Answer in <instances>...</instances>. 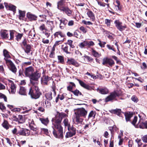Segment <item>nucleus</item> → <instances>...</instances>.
I'll return each mask as SVG.
<instances>
[{"instance_id":"nucleus-52","label":"nucleus","mask_w":147,"mask_h":147,"mask_svg":"<svg viewBox=\"0 0 147 147\" xmlns=\"http://www.w3.org/2000/svg\"><path fill=\"white\" fill-rule=\"evenodd\" d=\"M125 119L127 121H129L131 117V115L128 113L125 114Z\"/></svg>"},{"instance_id":"nucleus-48","label":"nucleus","mask_w":147,"mask_h":147,"mask_svg":"<svg viewBox=\"0 0 147 147\" xmlns=\"http://www.w3.org/2000/svg\"><path fill=\"white\" fill-rule=\"evenodd\" d=\"M86 41H84L83 42L81 43L79 45V47L81 48H84L85 46H87Z\"/></svg>"},{"instance_id":"nucleus-41","label":"nucleus","mask_w":147,"mask_h":147,"mask_svg":"<svg viewBox=\"0 0 147 147\" xmlns=\"http://www.w3.org/2000/svg\"><path fill=\"white\" fill-rule=\"evenodd\" d=\"M60 23V27L61 28H62L61 26V24L62 23H63L64 25H66L68 23V21L66 19L63 18V19L62 20H59Z\"/></svg>"},{"instance_id":"nucleus-29","label":"nucleus","mask_w":147,"mask_h":147,"mask_svg":"<svg viewBox=\"0 0 147 147\" xmlns=\"http://www.w3.org/2000/svg\"><path fill=\"white\" fill-rule=\"evenodd\" d=\"M18 122L20 123H22L25 122L24 116L19 115L18 117Z\"/></svg>"},{"instance_id":"nucleus-64","label":"nucleus","mask_w":147,"mask_h":147,"mask_svg":"<svg viewBox=\"0 0 147 147\" xmlns=\"http://www.w3.org/2000/svg\"><path fill=\"white\" fill-rule=\"evenodd\" d=\"M143 141L146 143H147V135H145L142 138Z\"/></svg>"},{"instance_id":"nucleus-54","label":"nucleus","mask_w":147,"mask_h":147,"mask_svg":"<svg viewBox=\"0 0 147 147\" xmlns=\"http://www.w3.org/2000/svg\"><path fill=\"white\" fill-rule=\"evenodd\" d=\"M63 40H62V39H61L59 40L56 41L54 45V46H56L58 45L59 44H61L62 42L63 41Z\"/></svg>"},{"instance_id":"nucleus-25","label":"nucleus","mask_w":147,"mask_h":147,"mask_svg":"<svg viewBox=\"0 0 147 147\" xmlns=\"http://www.w3.org/2000/svg\"><path fill=\"white\" fill-rule=\"evenodd\" d=\"M61 11L67 14L68 16H70L71 14V11L67 7H64L62 8Z\"/></svg>"},{"instance_id":"nucleus-12","label":"nucleus","mask_w":147,"mask_h":147,"mask_svg":"<svg viewBox=\"0 0 147 147\" xmlns=\"http://www.w3.org/2000/svg\"><path fill=\"white\" fill-rule=\"evenodd\" d=\"M0 36L3 39H8L9 32L5 30H1L0 32Z\"/></svg>"},{"instance_id":"nucleus-16","label":"nucleus","mask_w":147,"mask_h":147,"mask_svg":"<svg viewBox=\"0 0 147 147\" xmlns=\"http://www.w3.org/2000/svg\"><path fill=\"white\" fill-rule=\"evenodd\" d=\"M77 80L79 82L80 85L82 87L88 90H92V88L90 86L78 79H77Z\"/></svg>"},{"instance_id":"nucleus-2","label":"nucleus","mask_w":147,"mask_h":147,"mask_svg":"<svg viewBox=\"0 0 147 147\" xmlns=\"http://www.w3.org/2000/svg\"><path fill=\"white\" fill-rule=\"evenodd\" d=\"M87 111L83 108H81L78 109L75 112V123L76 124H81L83 120L82 117L85 118L87 115Z\"/></svg>"},{"instance_id":"nucleus-47","label":"nucleus","mask_w":147,"mask_h":147,"mask_svg":"<svg viewBox=\"0 0 147 147\" xmlns=\"http://www.w3.org/2000/svg\"><path fill=\"white\" fill-rule=\"evenodd\" d=\"M50 78L47 76H44L43 78V81L44 83L47 84V82L50 80Z\"/></svg>"},{"instance_id":"nucleus-36","label":"nucleus","mask_w":147,"mask_h":147,"mask_svg":"<svg viewBox=\"0 0 147 147\" xmlns=\"http://www.w3.org/2000/svg\"><path fill=\"white\" fill-rule=\"evenodd\" d=\"M11 89V94H14L16 91V87L14 84L10 85Z\"/></svg>"},{"instance_id":"nucleus-53","label":"nucleus","mask_w":147,"mask_h":147,"mask_svg":"<svg viewBox=\"0 0 147 147\" xmlns=\"http://www.w3.org/2000/svg\"><path fill=\"white\" fill-rule=\"evenodd\" d=\"M87 46L88 47H90L91 46H93L94 45V43L92 41H87Z\"/></svg>"},{"instance_id":"nucleus-56","label":"nucleus","mask_w":147,"mask_h":147,"mask_svg":"<svg viewBox=\"0 0 147 147\" xmlns=\"http://www.w3.org/2000/svg\"><path fill=\"white\" fill-rule=\"evenodd\" d=\"M0 109L3 111L5 110L6 107L4 105V104L1 102L0 103Z\"/></svg>"},{"instance_id":"nucleus-6","label":"nucleus","mask_w":147,"mask_h":147,"mask_svg":"<svg viewBox=\"0 0 147 147\" xmlns=\"http://www.w3.org/2000/svg\"><path fill=\"white\" fill-rule=\"evenodd\" d=\"M68 116V115L64 113H59L58 115H56L55 117L53 118L52 122L55 121H59L60 122V124H61V121L63 118L67 117Z\"/></svg>"},{"instance_id":"nucleus-33","label":"nucleus","mask_w":147,"mask_h":147,"mask_svg":"<svg viewBox=\"0 0 147 147\" xmlns=\"http://www.w3.org/2000/svg\"><path fill=\"white\" fill-rule=\"evenodd\" d=\"M65 127H67L68 128L71 126L70 125V123L67 118H65L64 119L63 122Z\"/></svg>"},{"instance_id":"nucleus-63","label":"nucleus","mask_w":147,"mask_h":147,"mask_svg":"<svg viewBox=\"0 0 147 147\" xmlns=\"http://www.w3.org/2000/svg\"><path fill=\"white\" fill-rule=\"evenodd\" d=\"M137 116H135L132 122V124L134 125L137 122Z\"/></svg>"},{"instance_id":"nucleus-11","label":"nucleus","mask_w":147,"mask_h":147,"mask_svg":"<svg viewBox=\"0 0 147 147\" xmlns=\"http://www.w3.org/2000/svg\"><path fill=\"white\" fill-rule=\"evenodd\" d=\"M34 72V69L32 66H30L26 68L25 74V75L29 78L32 75Z\"/></svg>"},{"instance_id":"nucleus-59","label":"nucleus","mask_w":147,"mask_h":147,"mask_svg":"<svg viewBox=\"0 0 147 147\" xmlns=\"http://www.w3.org/2000/svg\"><path fill=\"white\" fill-rule=\"evenodd\" d=\"M111 20L108 19H106L105 20V24H107V26H110L111 24Z\"/></svg>"},{"instance_id":"nucleus-58","label":"nucleus","mask_w":147,"mask_h":147,"mask_svg":"<svg viewBox=\"0 0 147 147\" xmlns=\"http://www.w3.org/2000/svg\"><path fill=\"white\" fill-rule=\"evenodd\" d=\"M80 30L83 33H85L87 32V29L86 28H85L83 26H81L80 28Z\"/></svg>"},{"instance_id":"nucleus-23","label":"nucleus","mask_w":147,"mask_h":147,"mask_svg":"<svg viewBox=\"0 0 147 147\" xmlns=\"http://www.w3.org/2000/svg\"><path fill=\"white\" fill-rule=\"evenodd\" d=\"M42 102V104L41 105L44 107L49 108L51 106V103L48 100H43Z\"/></svg>"},{"instance_id":"nucleus-39","label":"nucleus","mask_w":147,"mask_h":147,"mask_svg":"<svg viewBox=\"0 0 147 147\" xmlns=\"http://www.w3.org/2000/svg\"><path fill=\"white\" fill-rule=\"evenodd\" d=\"M70 85L67 87V89L68 90L71 92L73 88L76 86L74 83L72 82H70Z\"/></svg>"},{"instance_id":"nucleus-44","label":"nucleus","mask_w":147,"mask_h":147,"mask_svg":"<svg viewBox=\"0 0 147 147\" xmlns=\"http://www.w3.org/2000/svg\"><path fill=\"white\" fill-rule=\"evenodd\" d=\"M58 59L59 61V62L62 64H63L64 63V57L63 56H58Z\"/></svg>"},{"instance_id":"nucleus-55","label":"nucleus","mask_w":147,"mask_h":147,"mask_svg":"<svg viewBox=\"0 0 147 147\" xmlns=\"http://www.w3.org/2000/svg\"><path fill=\"white\" fill-rule=\"evenodd\" d=\"M131 100L135 102H137L138 101V99L135 96H133L131 98Z\"/></svg>"},{"instance_id":"nucleus-14","label":"nucleus","mask_w":147,"mask_h":147,"mask_svg":"<svg viewBox=\"0 0 147 147\" xmlns=\"http://www.w3.org/2000/svg\"><path fill=\"white\" fill-rule=\"evenodd\" d=\"M67 63L69 65H72L76 67H78L80 65L79 64L75 59L72 58L68 59Z\"/></svg>"},{"instance_id":"nucleus-60","label":"nucleus","mask_w":147,"mask_h":147,"mask_svg":"<svg viewBox=\"0 0 147 147\" xmlns=\"http://www.w3.org/2000/svg\"><path fill=\"white\" fill-rule=\"evenodd\" d=\"M28 44H27V41L26 39H24L22 42V46H24V47Z\"/></svg>"},{"instance_id":"nucleus-8","label":"nucleus","mask_w":147,"mask_h":147,"mask_svg":"<svg viewBox=\"0 0 147 147\" xmlns=\"http://www.w3.org/2000/svg\"><path fill=\"white\" fill-rule=\"evenodd\" d=\"M67 129L68 131L66 133L65 136L66 138L71 137L76 134V129L73 126L69 127Z\"/></svg>"},{"instance_id":"nucleus-1","label":"nucleus","mask_w":147,"mask_h":147,"mask_svg":"<svg viewBox=\"0 0 147 147\" xmlns=\"http://www.w3.org/2000/svg\"><path fill=\"white\" fill-rule=\"evenodd\" d=\"M60 122L56 121L52 122V127L53 129V134L54 136L56 138L62 139L63 138V129Z\"/></svg>"},{"instance_id":"nucleus-4","label":"nucleus","mask_w":147,"mask_h":147,"mask_svg":"<svg viewBox=\"0 0 147 147\" xmlns=\"http://www.w3.org/2000/svg\"><path fill=\"white\" fill-rule=\"evenodd\" d=\"M41 76V74L38 71L34 72L30 77V83L32 85H38V80Z\"/></svg>"},{"instance_id":"nucleus-21","label":"nucleus","mask_w":147,"mask_h":147,"mask_svg":"<svg viewBox=\"0 0 147 147\" xmlns=\"http://www.w3.org/2000/svg\"><path fill=\"white\" fill-rule=\"evenodd\" d=\"M80 59L82 62L85 63L87 62L92 60V59L88 56L85 55L84 57H82Z\"/></svg>"},{"instance_id":"nucleus-38","label":"nucleus","mask_w":147,"mask_h":147,"mask_svg":"<svg viewBox=\"0 0 147 147\" xmlns=\"http://www.w3.org/2000/svg\"><path fill=\"white\" fill-rule=\"evenodd\" d=\"M26 90L25 88L22 87H21L19 91V94L22 95H25L26 94Z\"/></svg>"},{"instance_id":"nucleus-19","label":"nucleus","mask_w":147,"mask_h":147,"mask_svg":"<svg viewBox=\"0 0 147 147\" xmlns=\"http://www.w3.org/2000/svg\"><path fill=\"white\" fill-rule=\"evenodd\" d=\"M88 10L87 12V14L88 16L90 18L91 20L94 21L95 20V15L94 13L90 10L87 9Z\"/></svg>"},{"instance_id":"nucleus-24","label":"nucleus","mask_w":147,"mask_h":147,"mask_svg":"<svg viewBox=\"0 0 147 147\" xmlns=\"http://www.w3.org/2000/svg\"><path fill=\"white\" fill-rule=\"evenodd\" d=\"M1 125L6 130H8L11 127V125L9 124L7 121L5 119L4 120Z\"/></svg>"},{"instance_id":"nucleus-46","label":"nucleus","mask_w":147,"mask_h":147,"mask_svg":"<svg viewBox=\"0 0 147 147\" xmlns=\"http://www.w3.org/2000/svg\"><path fill=\"white\" fill-rule=\"evenodd\" d=\"M71 92L76 96H78L82 95L81 93L79 90H77L71 91Z\"/></svg>"},{"instance_id":"nucleus-28","label":"nucleus","mask_w":147,"mask_h":147,"mask_svg":"<svg viewBox=\"0 0 147 147\" xmlns=\"http://www.w3.org/2000/svg\"><path fill=\"white\" fill-rule=\"evenodd\" d=\"M91 51L92 55L95 57H99L101 55L100 53H99L93 49H92Z\"/></svg>"},{"instance_id":"nucleus-32","label":"nucleus","mask_w":147,"mask_h":147,"mask_svg":"<svg viewBox=\"0 0 147 147\" xmlns=\"http://www.w3.org/2000/svg\"><path fill=\"white\" fill-rule=\"evenodd\" d=\"M98 90L100 93L103 94H107L109 92L108 90L106 88L100 89Z\"/></svg>"},{"instance_id":"nucleus-45","label":"nucleus","mask_w":147,"mask_h":147,"mask_svg":"<svg viewBox=\"0 0 147 147\" xmlns=\"http://www.w3.org/2000/svg\"><path fill=\"white\" fill-rule=\"evenodd\" d=\"M14 33L13 31H10L9 33V38H8V40H12L14 38Z\"/></svg>"},{"instance_id":"nucleus-42","label":"nucleus","mask_w":147,"mask_h":147,"mask_svg":"<svg viewBox=\"0 0 147 147\" xmlns=\"http://www.w3.org/2000/svg\"><path fill=\"white\" fill-rule=\"evenodd\" d=\"M39 28V30L41 31H42L44 30H47L45 24H41Z\"/></svg>"},{"instance_id":"nucleus-34","label":"nucleus","mask_w":147,"mask_h":147,"mask_svg":"<svg viewBox=\"0 0 147 147\" xmlns=\"http://www.w3.org/2000/svg\"><path fill=\"white\" fill-rule=\"evenodd\" d=\"M52 93L51 92H49L45 94L46 98L48 100H50L52 99Z\"/></svg>"},{"instance_id":"nucleus-61","label":"nucleus","mask_w":147,"mask_h":147,"mask_svg":"<svg viewBox=\"0 0 147 147\" xmlns=\"http://www.w3.org/2000/svg\"><path fill=\"white\" fill-rule=\"evenodd\" d=\"M136 141L139 147H142V143L141 142L140 140L137 139L136 140Z\"/></svg>"},{"instance_id":"nucleus-31","label":"nucleus","mask_w":147,"mask_h":147,"mask_svg":"<svg viewBox=\"0 0 147 147\" xmlns=\"http://www.w3.org/2000/svg\"><path fill=\"white\" fill-rule=\"evenodd\" d=\"M40 120L42 124L46 125L48 124L49 121L48 118H40Z\"/></svg>"},{"instance_id":"nucleus-15","label":"nucleus","mask_w":147,"mask_h":147,"mask_svg":"<svg viewBox=\"0 0 147 147\" xmlns=\"http://www.w3.org/2000/svg\"><path fill=\"white\" fill-rule=\"evenodd\" d=\"M3 55L4 56V59L6 61V63L10 61L11 60L10 59V56L9 53L6 49H4L3 51Z\"/></svg>"},{"instance_id":"nucleus-20","label":"nucleus","mask_w":147,"mask_h":147,"mask_svg":"<svg viewBox=\"0 0 147 147\" xmlns=\"http://www.w3.org/2000/svg\"><path fill=\"white\" fill-rule=\"evenodd\" d=\"M27 16L28 19L30 21H35L36 20L37 17L35 15L28 12L27 14Z\"/></svg>"},{"instance_id":"nucleus-51","label":"nucleus","mask_w":147,"mask_h":147,"mask_svg":"<svg viewBox=\"0 0 147 147\" xmlns=\"http://www.w3.org/2000/svg\"><path fill=\"white\" fill-rule=\"evenodd\" d=\"M95 115V112L94 111H91L89 114L88 118V119L92 117H94Z\"/></svg>"},{"instance_id":"nucleus-26","label":"nucleus","mask_w":147,"mask_h":147,"mask_svg":"<svg viewBox=\"0 0 147 147\" xmlns=\"http://www.w3.org/2000/svg\"><path fill=\"white\" fill-rule=\"evenodd\" d=\"M142 119H140L139 122V125L140 128H147V122H142Z\"/></svg>"},{"instance_id":"nucleus-13","label":"nucleus","mask_w":147,"mask_h":147,"mask_svg":"<svg viewBox=\"0 0 147 147\" xmlns=\"http://www.w3.org/2000/svg\"><path fill=\"white\" fill-rule=\"evenodd\" d=\"M30 131L26 128H22L17 133V134L23 136H28L29 135Z\"/></svg>"},{"instance_id":"nucleus-7","label":"nucleus","mask_w":147,"mask_h":147,"mask_svg":"<svg viewBox=\"0 0 147 147\" xmlns=\"http://www.w3.org/2000/svg\"><path fill=\"white\" fill-rule=\"evenodd\" d=\"M121 94L118 92L114 91L111 93L110 95L107 97L105 99V102H107L112 101L115 99L117 96H119Z\"/></svg>"},{"instance_id":"nucleus-35","label":"nucleus","mask_w":147,"mask_h":147,"mask_svg":"<svg viewBox=\"0 0 147 147\" xmlns=\"http://www.w3.org/2000/svg\"><path fill=\"white\" fill-rule=\"evenodd\" d=\"M73 36L75 37L79 38H82L81 36L80 33L78 31H76L74 32Z\"/></svg>"},{"instance_id":"nucleus-10","label":"nucleus","mask_w":147,"mask_h":147,"mask_svg":"<svg viewBox=\"0 0 147 147\" xmlns=\"http://www.w3.org/2000/svg\"><path fill=\"white\" fill-rule=\"evenodd\" d=\"M9 69L13 73L16 74L17 69L13 63L11 61L6 63Z\"/></svg>"},{"instance_id":"nucleus-9","label":"nucleus","mask_w":147,"mask_h":147,"mask_svg":"<svg viewBox=\"0 0 147 147\" xmlns=\"http://www.w3.org/2000/svg\"><path fill=\"white\" fill-rule=\"evenodd\" d=\"M102 63L103 65L107 66L108 65L112 67L115 64V62L111 59L105 57L103 59Z\"/></svg>"},{"instance_id":"nucleus-40","label":"nucleus","mask_w":147,"mask_h":147,"mask_svg":"<svg viewBox=\"0 0 147 147\" xmlns=\"http://www.w3.org/2000/svg\"><path fill=\"white\" fill-rule=\"evenodd\" d=\"M123 133H121L120 135H119L118 136V138L119 139V141L118 143L119 145H121L123 144L124 139L121 138V137Z\"/></svg>"},{"instance_id":"nucleus-22","label":"nucleus","mask_w":147,"mask_h":147,"mask_svg":"<svg viewBox=\"0 0 147 147\" xmlns=\"http://www.w3.org/2000/svg\"><path fill=\"white\" fill-rule=\"evenodd\" d=\"M65 3V0H60L57 2V8L59 10H61V9L63 7H65L64 6Z\"/></svg>"},{"instance_id":"nucleus-5","label":"nucleus","mask_w":147,"mask_h":147,"mask_svg":"<svg viewBox=\"0 0 147 147\" xmlns=\"http://www.w3.org/2000/svg\"><path fill=\"white\" fill-rule=\"evenodd\" d=\"M114 23L117 29L121 32L124 30L127 27L125 24H123L121 22L118 20H116L114 21Z\"/></svg>"},{"instance_id":"nucleus-57","label":"nucleus","mask_w":147,"mask_h":147,"mask_svg":"<svg viewBox=\"0 0 147 147\" xmlns=\"http://www.w3.org/2000/svg\"><path fill=\"white\" fill-rule=\"evenodd\" d=\"M3 98L4 101L5 102L7 101V98L6 96L2 93H0V98Z\"/></svg>"},{"instance_id":"nucleus-3","label":"nucleus","mask_w":147,"mask_h":147,"mask_svg":"<svg viewBox=\"0 0 147 147\" xmlns=\"http://www.w3.org/2000/svg\"><path fill=\"white\" fill-rule=\"evenodd\" d=\"M29 94L32 98L35 99L38 98L41 94L38 85H32L30 89Z\"/></svg>"},{"instance_id":"nucleus-17","label":"nucleus","mask_w":147,"mask_h":147,"mask_svg":"<svg viewBox=\"0 0 147 147\" xmlns=\"http://www.w3.org/2000/svg\"><path fill=\"white\" fill-rule=\"evenodd\" d=\"M54 35L55 38L57 37L58 38L63 40L64 37V34L61 31H59L56 32L54 34Z\"/></svg>"},{"instance_id":"nucleus-37","label":"nucleus","mask_w":147,"mask_h":147,"mask_svg":"<svg viewBox=\"0 0 147 147\" xmlns=\"http://www.w3.org/2000/svg\"><path fill=\"white\" fill-rule=\"evenodd\" d=\"M24 48H25L24 49L25 52L27 53V54H28L30 53L31 51V45L28 44V45L25 47Z\"/></svg>"},{"instance_id":"nucleus-43","label":"nucleus","mask_w":147,"mask_h":147,"mask_svg":"<svg viewBox=\"0 0 147 147\" xmlns=\"http://www.w3.org/2000/svg\"><path fill=\"white\" fill-rule=\"evenodd\" d=\"M112 112L116 114L117 115L119 116L121 114V110L120 109H116L112 110Z\"/></svg>"},{"instance_id":"nucleus-49","label":"nucleus","mask_w":147,"mask_h":147,"mask_svg":"<svg viewBox=\"0 0 147 147\" xmlns=\"http://www.w3.org/2000/svg\"><path fill=\"white\" fill-rule=\"evenodd\" d=\"M23 34L18 33L16 36V40L18 41H19L23 36Z\"/></svg>"},{"instance_id":"nucleus-50","label":"nucleus","mask_w":147,"mask_h":147,"mask_svg":"<svg viewBox=\"0 0 147 147\" xmlns=\"http://www.w3.org/2000/svg\"><path fill=\"white\" fill-rule=\"evenodd\" d=\"M47 24H48L49 26H48V27H49V29L52 31L54 28V26L53 25V22H48Z\"/></svg>"},{"instance_id":"nucleus-30","label":"nucleus","mask_w":147,"mask_h":147,"mask_svg":"<svg viewBox=\"0 0 147 147\" xmlns=\"http://www.w3.org/2000/svg\"><path fill=\"white\" fill-rule=\"evenodd\" d=\"M19 18L20 20H23L25 15V12L24 11L20 10L19 11Z\"/></svg>"},{"instance_id":"nucleus-18","label":"nucleus","mask_w":147,"mask_h":147,"mask_svg":"<svg viewBox=\"0 0 147 147\" xmlns=\"http://www.w3.org/2000/svg\"><path fill=\"white\" fill-rule=\"evenodd\" d=\"M61 48L63 52L67 54H70L71 51V49L69 46L65 44L62 45Z\"/></svg>"},{"instance_id":"nucleus-27","label":"nucleus","mask_w":147,"mask_h":147,"mask_svg":"<svg viewBox=\"0 0 147 147\" xmlns=\"http://www.w3.org/2000/svg\"><path fill=\"white\" fill-rule=\"evenodd\" d=\"M5 6L6 8L9 10L12 11L14 12L16 11V7L14 5H5Z\"/></svg>"},{"instance_id":"nucleus-62","label":"nucleus","mask_w":147,"mask_h":147,"mask_svg":"<svg viewBox=\"0 0 147 147\" xmlns=\"http://www.w3.org/2000/svg\"><path fill=\"white\" fill-rule=\"evenodd\" d=\"M114 9L115 11H119L121 10V7L120 6L115 5L114 8Z\"/></svg>"}]
</instances>
